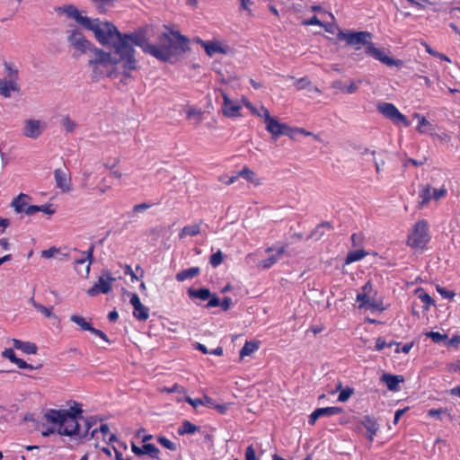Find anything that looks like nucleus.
Wrapping results in <instances>:
<instances>
[{"instance_id": "55", "label": "nucleus", "mask_w": 460, "mask_h": 460, "mask_svg": "<svg viewBox=\"0 0 460 460\" xmlns=\"http://www.w3.org/2000/svg\"><path fill=\"white\" fill-rule=\"evenodd\" d=\"M245 460H260L256 457L255 449L252 445H250L246 447Z\"/></svg>"}, {"instance_id": "32", "label": "nucleus", "mask_w": 460, "mask_h": 460, "mask_svg": "<svg viewBox=\"0 0 460 460\" xmlns=\"http://www.w3.org/2000/svg\"><path fill=\"white\" fill-rule=\"evenodd\" d=\"M70 320H71V322L77 324L83 331L91 332L93 329L91 323L87 322L84 317H82L80 315L73 314V315H71Z\"/></svg>"}, {"instance_id": "34", "label": "nucleus", "mask_w": 460, "mask_h": 460, "mask_svg": "<svg viewBox=\"0 0 460 460\" xmlns=\"http://www.w3.org/2000/svg\"><path fill=\"white\" fill-rule=\"evenodd\" d=\"M366 255H367V252H365L364 250H356V251L350 252L348 253V255L345 259V263L349 264L354 261H360Z\"/></svg>"}, {"instance_id": "22", "label": "nucleus", "mask_w": 460, "mask_h": 460, "mask_svg": "<svg viewBox=\"0 0 460 460\" xmlns=\"http://www.w3.org/2000/svg\"><path fill=\"white\" fill-rule=\"evenodd\" d=\"M188 296L190 299H199L201 301H207L211 296V292L207 288H201L199 289H195L192 288H190L187 291Z\"/></svg>"}, {"instance_id": "30", "label": "nucleus", "mask_w": 460, "mask_h": 460, "mask_svg": "<svg viewBox=\"0 0 460 460\" xmlns=\"http://www.w3.org/2000/svg\"><path fill=\"white\" fill-rule=\"evenodd\" d=\"M199 429V427L194 425L189 420H184L181 425L178 428L177 433L180 436L186 434H194Z\"/></svg>"}, {"instance_id": "44", "label": "nucleus", "mask_w": 460, "mask_h": 460, "mask_svg": "<svg viewBox=\"0 0 460 460\" xmlns=\"http://www.w3.org/2000/svg\"><path fill=\"white\" fill-rule=\"evenodd\" d=\"M158 442L165 448L175 451L177 449V446L175 443L172 442L170 439L166 438L165 437H159Z\"/></svg>"}, {"instance_id": "61", "label": "nucleus", "mask_w": 460, "mask_h": 460, "mask_svg": "<svg viewBox=\"0 0 460 460\" xmlns=\"http://www.w3.org/2000/svg\"><path fill=\"white\" fill-rule=\"evenodd\" d=\"M14 364L17 365V367L22 369L32 370L35 368L33 366H31V364H28L25 360H23L22 358H17V360Z\"/></svg>"}, {"instance_id": "12", "label": "nucleus", "mask_w": 460, "mask_h": 460, "mask_svg": "<svg viewBox=\"0 0 460 460\" xmlns=\"http://www.w3.org/2000/svg\"><path fill=\"white\" fill-rule=\"evenodd\" d=\"M365 53L388 66L398 65L400 62V60L395 61L394 58L388 57L383 49L376 48L372 42L365 48Z\"/></svg>"}, {"instance_id": "17", "label": "nucleus", "mask_w": 460, "mask_h": 460, "mask_svg": "<svg viewBox=\"0 0 460 460\" xmlns=\"http://www.w3.org/2000/svg\"><path fill=\"white\" fill-rule=\"evenodd\" d=\"M222 96L224 99V103L222 107V112L226 117H237L240 115L239 111L241 110V105L234 103L229 96L222 93Z\"/></svg>"}, {"instance_id": "19", "label": "nucleus", "mask_w": 460, "mask_h": 460, "mask_svg": "<svg viewBox=\"0 0 460 460\" xmlns=\"http://www.w3.org/2000/svg\"><path fill=\"white\" fill-rule=\"evenodd\" d=\"M21 90L18 81L9 80L6 78L0 79V95L4 98H10L12 92L19 93Z\"/></svg>"}, {"instance_id": "40", "label": "nucleus", "mask_w": 460, "mask_h": 460, "mask_svg": "<svg viewBox=\"0 0 460 460\" xmlns=\"http://www.w3.org/2000/svg\"><path fill=\"white\" fill-rule=\"evenodd\" d=\"M236 341H238L239 343H243V345H245V346L259 345V343H260V341H248L247 339L244 338V336L243 334L232 335L231 342H236Z\"/></svg>"}, {"instance_id": "49", "label": "nucleus", "mask_w": 460, "mask_h": 460, "mask_svg": "<svg viewBox=\"0 0 460 460\" xmlns=\"http://www.w3.org/2000/svg\"><path fill=\"white\" fill-rule=\"evenodd\" d=\"M447 189L442 186L439 189H433L432 190V198L435 200H439L442 198H445L447 196Z\"/></svg>"}, {"instance_id": "33", "label": "nucleus", "mask_w": 460, "mask_h": 460, "mask_svg": "<svg viewBox=\"0 0 460 460\" xmlns=\"http://www.w3.org/2000/svg\"><path fill=\"white\" fill-rule=\"evenodd\" d=\"M318 413L320 417H331L333 415L340 414L343 411V409L341 407L332 406L325 408H317Z\"/></svg>"}, {"instance_id": "29", "label": "nucleus", "mask_w": 460, "mask_h": 460, "mask_svg": "<svg viewBox=\"0 0 460 460\" xmlns=\"http://www.w3.org/2000/svg\"><path fill=\"white\" fill-rule=\"evenodd\" d=\"M200 233V224L184 226L180 234L179 238L183 239L186 236H195Z\"/></svg>"}, {"instance_id": "18", "label": "nucleus", "mask_w": 460, "mask_h": 460, "mask_svg": "<svg viewBox=\"0 0 460 460\" xmlns=\"http://www.w3.org/2000/svg\"><path fill=\"white\" fill-rule=\"evenodd\" d=\"M98 423L93 426L90 432H89V439L93 438L96 437V435L100 432L102 435L103 440L107 441L108 443H111L113 441L117 440L116 435L110 434V429L107 424L102 423L100 427H97Z\"/></svg>"}, {"instance_id": "52", "label": "nucleus", "mask_w": 460, "mask_h": 460, "mask_svg": "<svg viewBox=\"0 0 460 460\" xmlns=\"http://www.w3.org/2000/svg\"><path fill=\"white\" fill-rule=\"evenodd\" d=\"M259 347H242L240 351L239 359L243 360L246 356H250L254 353Z\"/></svg>"}, {"instance_id": "26", "label": "nucleus", "mask_w": 460, "mask_h": 460, "mask_svg": "<svg viewBox=\"0 0 460 460\" xmlns=\"http://www.w3.org/2000/svg\"><path fill=\"white\" fill-rule=\"evenodd\" d=\"M327 228L329 230L332 229V226L330 222H323L319 224L314 231L310 234L307 239L314 238L315 240H320L324 235V229Z\"/></svg>"}, {"instance_id": "20", "label": "nucleus", "mask_w": 460, "mask_h": 460, "mask_svg": "<svg viewBox=\"0 0 460 460\" xmlns=\"http://www.w3.org/2000/svg\"><path fill=\"white\" fill-rule=\"evenodd\" d=\"M54 177L57 188L60 189L63 192H68L71 190L70 178L67 176L66 172L62 169H56L54 171Z\"/></svg>"}, {"instance_id": "16", "label": "nucleus", "mask_w": 460, "mask_h": 460, "mask_svg": "<svg viewBox=\"0 0 460 460\" xmlns=\"http://www.w3.org/2000/svg\"><path fill=\"white\" fill-rule=\"evenodd\" d=\"M131 449L132 452L137 456L147 455L154 459H158L160 453L159 449L153 444H144L142 447H137L132 443Z\"/></svg>"}, {"instance_id": "45", "label": "nucleus", "mask_w": 460, "mask_h": 460, "mask_svg": "<svg viewBox=\"0 0 460 460\" xmlns=\"http://www.w3.org/2000/svg\"><path fill=\"white\" fill-rule=\"evenodd\" d=\"M372 296H368V295H366V294H363V293H358L357 295V302H359V308H364V307H367V303H370V298Z\"/></svg>"}, {"instance_id": "38", "label": "nucleus", "mask_w": 460, "mask_h": 460, "mask_svg": "<svg viewBox=\"0 0 460 460\" xmlns=\"http://www.w3.org/2000/svg\"><path fill=\"white\" fill-rule=\"evenodd\" d=\"M424 335L430 338L434 343L446 342L448 339L447 334H442L438 332H425Z\"/></svg>"}, {"instance_id": "23", "label": "nucleus", "mask_w": 460, "mask_h": 460, "mask_svg": "<svg viewBox=\"0 0 460 460\" xmlns=\"http://www.w3.org/2000/svg\"><path fill=\"white\" fill-rule=\"evenodd\" d=\"M199 273H200V269H199V267H192V268H189V269H186V270H183L179 271V272L176 274L175 279H176L179 282H182V281H184V280H186V279L195 278V277H196V276H198Z\"/></svg>"}, {"instance_id": "28", "label": "nucleus", "mask_w": 460, "mask_h": 460, "mask_svg": "<svg viewBox=\"0 0 460 460\" xmlns=\"http://www.w3.org/2000/svg\"><path fill=\"white\" fill-rule=\"evenodd\" d=\"M414 117L418 119L417 130L420 133H428L432 130V124L424 116L415 113Z\"/></svg>"}, {"instance_id": "43", "label": "nucleus", "mask_w": 460, "mask_h": 460, "mask_svg": "<svg viewBox=\"0 0 460 460\" xmlns=\"http://www.w3.org/2000/svg\"><path fill=\"white\" fill-rule=\"evenodd\" d=\"M94 249H95V243H91L89 249L84 252V254H86V257H87V261H88V264L86 266V275L89 274L90 272V267L93 261V252H94Z\"/></svg>"}, {"instance_id": "39", "label": "nucleus", "mask_w": 460, "mask_h": 460, "mask_svg": "<svg viewBox=\"0 0 460 460\" xmlns=\"http://www.w3.org/2000/svg\"><path fill=\"white\" fill-rule=\"evenodd\" d=\"M95 5L99 13H103L106 12V7L113 4L115 0H91Z\"/></svg>"}, {"instance_id": "3", "label": "nucleus", "mask_w": 460, "mask_h": 460, "mask_svg": "<svg viewBox=\"0 0 460 460\" xmlns=\"http://www.w3.org/2000/svg\"><path fill=\"white\" fill-rule=\"evenodd\" d=\"M190 40L178 31L162 33L156 45L148 42L145 36L144 53L149 54L161 62H175L179 57L190 50Z\"/></svg>"}, {"instance_id": "2", "label": "nucleus", "mask_w": 460, "mask_h": 460, "mask_svg": "<svg viewBox=\"0 0 460 460\" xmlns=\"http://www.w3.org/2000/svg\"><path fill=\"white\" fill-rule=\"evenodd\" d=\"M82 413L81 405L74 402L68 410H48L44 418L47 421L58 425V433L62 436H79L87 438L91 429L95 426L99 420L97 417H88L84 420V427L78 422V418Z\"/></svg>"}, {"instance_id": "50", "label": "nucleus", "mask_w": 460, "mask_h": 460, "mask_svg": "<svg viewBox=\"0 0 460 460\" xmlns=\"http://www.w3.org/2000/svg\"><path fill=\"white\" fill-rule=\"evenodd\" d=\"M62 126L66 132H73L76 125L69 117H66L62 120Z\"/></svg>"}, {"instance_id": "47", "label": "nucleus", "mask_w": 460, "mask_h": 460, "mask_svg": "<svg viewBox=\"0 0 460 460\" xmlns=\"http://www.w3.org/2000/svg\"><path fill=\"white\" fill-rule=\"evenodd\" d=\"M201 115H202V112L200 110H198V109H195V108H190L188 111H187V118L189 119H190L191 118L193 117H196L197 118V122H196V125H199L201 121Z\"/></svg>"}, {"instance_id": "6", "label": "nucleus", "mask_w": 460, "mask_h": 460, "mask_svg": "<svg viewBox=\"0 0 460 460\" xmlns=\"http://www.w3.org/2000/svg\"><path fill=\"white\" fill-rule=\"evenodd\" d=\"M58 13L63 12L68 17L75 19L84 28L92 31L94 33V30L98 29L102 23L99 19L91 20L86 16L81 15L77 8L72 4H66L57 9Z\"/></svg>"}, {"instance_id": "36", "label": "nucleus", "mask_w": 460, "mask_h": 460, "mask_svg": "<svg viewBox=\"0 0 460 460\" xmlns=\"http://www.w3.org/2000/svg\"><path fill=\"white\" fill-rule=\"evenodd\" d=\"M149 309L145 306L143 304H140L139 306L134 308L133 314L139 321H146L149 316Z\"/></svg>"}, {"instance_id": "59", "label": "nucleus", "mask_w": 460, "mask_h": 460, "mask_svg": "<svg viewBox=\"0 0 460 460\" xmlns=\"http://www.w3.org/2000/svg\"><path fill=\"white\" fill-rule=\"evenodd\" d=\"M59 252V250L56 247H50L49 249L43 250L41 252V257L49 259L53 257L55 254H57Z\"/></svg>"}, {"instance_id": "37", "label": "nucleus", "mask_w": 460, "mask_h": 460, "mask_svg": "<svg viewBox=\"0 0 460 460\" xmlns=\"http://www.w3.org/2000/svg\"><path fill=\"white\" fill-rule=\"evenodd\" d=\"M238 174L239 177H243L250 182H252L256 185L260 184V181L258 179H255V173L248 167H243V170L238 172Z\"/></svg>"}, {"instance_id": "14", "label": "nucleus", "mask_w": 460, "mask_h": 460, "mask_svg": "<svg viewBox=\"0 0 460 460\" xmlns=\"http://www.w3.org/2000/svg\"><path fill=\"white\" fill-rule=\"evenodd\" d=\"M22 133L27 137L37 138L42 133L41 122L31 119L25 120Z\"/></svg>"}, {"instance_id": "24", "label": "nucleus", "mask_w": 460, "mask_h": 460, "mask_svg": "<svg viewBox=\"0 0 460 460\" xmlns=\"http://www.w3.org/2000/svg\"><path fill=\"white\" fill-rule=\"evenodd\" d=\"M432 198L431 186L429 184L421 186L419 190V204L424 207L429 203Z\"/></svg>"}, {"instance_id": "4", "label": "nucleus", "mask_w": 460, "mask_h": 460, "mask_svg": "<svg viewBox=\"0 0 460 460\" xmlns=\"http://www.w3.org/2000/svg\"><path fill=\"white\" fill-rule=\"evenodd\" d=\"M88 54V66L92 69L91 77L93 81L111 76L116 68H118L115 63H113L111 55L99 48L93 47Z\"/></svg>"}, {"instance_id": "53", "label": "nucleus", "mask_w": 460, "mask_h": 460, "mask_svg": "<svg viewBox=\"0 0 460 460\" xmlns=\"http://www.w3.org/2000/svg\"><path fill=\"white\" fill-rule=\"evenodd\" d=\"M152 206H153V204H150V203H146V202L140 203V204L135 205L133 207L132 212L133 213H143L146 210H147L148 208H150Z\"/></svg>"}, {"instance_id": "51", "label": "nucleus", "mask_w": 460, "mask_h": 460, "mask_svg": "<svg viewBox=\"0 0 460 460\" xmlns=\"http://www.w3.org/2000/svg\"><path fill=\"white\" fill-rule=\"evenodd\" d=\"M446 412L445 409H430L427 411V416L429 418H436L437 420H441L442 413Z\"/></svg>"}, {"instance_id": "10", "label": "nucleus", "mask_w": 460, "mask_h": 460, "mask_svg": "<svg viewBox=\"0 0 460 460\" xmlns=\"http://www.w3.org/2000/svg\"><path fill=\"white\" fill-rule=\"evenodd\" d=\"M261 111H263V119L266 124V129L271 134V137L274 140L279 136H283V134H287L284 129H287L286 123H280L277 119L270 116L269 111L261 106Z\"/></svg>"}, {"instance_id": "11", "label": "nucleus", "mask_w": 460, "mask_h": 460, "mask_svg": "<svg viewBox=\"0 0 460 460\" xmlns=\"http://www.w3.org/2000/svg\"><path fill=\"white\" fill-rule=\"evenodd\" d=\"M377 111L394 124L402 122V113L390 102H380L376 106Z\"/></svg>"}, {"instance_id": "63", "label": "nucleus", "mask_w": 460, "mask_h": 460, "mask_svg": "<svg viewBox=\"0 0 460 460\" xmlns=\"http://www.w3.org/2000/svg\"><path fill=\"white\" fill-rule=\"evenodd\" d=\"M413 77H415L416 79H420L421 81H423V83H420V84H423L425 85L426 87H431L432 85V83L430 81V79L425 75H418V74H414Z\"/></svg>"}, {"instance_id": "1", "label": "nucleus", "mask_w": 460, "mask_h": 460, "mask_svg": "<svg viewBox=\"0 0 460 460\" xmlns=\"http://www.w3.org/2000/svg\"><path fill=\"white\" fill-rule=\"evenodd\" d=\"M95 39L103 46L110 47L109 55L118 68L122 69L124 77H130V73L137 68L134 46L145 49V32L138 30L130 33H122L111 22H102L94 30Z\"/></svg>"}, {"instance_id": "13", "label": "nucleus", "mask_w": 460, "mask_h": 460, "mask_svg": "<svg viewBox=\"0 0 460 460\" xmlns=\"http://www.w3.org/2000/svg\"><path fill=\"white\" fill-rule=\"evenodd\" d=\"M31 198L28 194L20 193L17 197H15L12 203L11 207L13 208V210L17 213H24L27 216H31V213H29V208L31 205H29L28 200Z\"/></svg>"}, {"instance_id": "46", "label": "nucleus", "mask_w": 460, "mask_h": 460, "mask_svg": "<svg viewBox=\"0 0 460 460\" xmlns=\"http://www.w3.org/2000/svg\"><path fill=\"white\" fill-rule=\"evenodd\" d=\"M436 289L439 293V295L446 299H453L456 296L455 292L447 290L445 288H442L438 285L437 286Z\"/></svg>"}, {"instance_id": "54", "label": "nucleus", "mask_w": 460, "mask_h": 460, "mask_svg": "<svg viewBox=\"0 0 460 460\" xmlns=\"http://www.w3.org/2000/svg\"><path fill=\"white\" fill-rule=\"evenodd\" d=\"M186 402L190 404L193 408H198L199 406H203L206 404L205 401L203 400V398H196V399H192L190 397H186Z\"/></svg>"}, {"instance_id": "48", "label": "nucleus", "mask_w": 460, "mask_h": 460, "mask_svg": "<svg viewBox=\"0 0 460 460\" xmlns=\"http://www.w3.org/2000/svg\"><path fill=\"white\" fill-rule=\"evenodd\" d=\"M352 394H353L352 388L347 387V388L341 390L338 396V402H347Z\"/></svg>"}, {"instance_id": "25", "label": "nucleus", "mask_w": 460, "mask_h": 460, "mask_svg": "<svg viewBox=\"0 0 460 460\" xmlns=\"http://www.w3.org/2000/svg\"><path fill=\"white\" fill-rule=\"evenodd\" d=\"M362 424L364 425L365 429L367 432V438L369 442L371 443L374 440V437L376 434V431L378 429L377 424L376 421L371 420L368 417H366L365 420L362 421Z\"/></svg>"}, {"instance_id": "9", "label": "nucleus", "mask_w": 460, "mask_h": 460, "mask_svg": "<svg viewBox=\"0 0 460 460\" xmlns=\"http://www.w3.org/2000/svg\"><path fill=\"white\" fill-rule=\"evenodd\" d=\"M67 33V41L75 49L80 51V53H86L87 51L89 53L91 49L94 47L78 29L69 31Z\"/></svg>"}, {"instance_id": "27", "label": "nucleus", "mask_w": 460, "mask_h": 460, "mask_svg": "<svg viewBox=\"0 0 460 460\" xmlns=\"http://www.w3.org/2000/svg\"><path fill=\"white\" fill-rule=\"evenodd\" d=\"M381 379L390 391H395L398 389V385L400 383L398 376L384 374Z\"/></svg>"}, {"instance_id": "35", "label": "nucleus", "mask_w": 460, "mask_h": 460, "mask_svg": "<svg viewBox=\"0 0 460 460\" xmlns=\"http://www.w3.org/2000/svg\"><path fill=\"white\" fill-rule=\"evenodd\" d=\"M4 70L7 73L4 78L9 80L18 81L19 79V72L18 69L12 64L8 62L4 63Z\"/></svg>"}, {"instance_id": "21", "label": "nucleus", "mask_w": 460, "mask_h": 460, "mask_svg": "<svg viewBox=\"0 0 460 460\" xmlns=\"http://www.w3.org/2000/svg\"><path fill=\"white\" fill-rule=\"evenodd\" d=\"M200 45L209 57L214 56L216 53L226 54L227 52V49L222 47L218 42L200 40Z\"/></svg>"}, {"instance_id": "56", "label": "nucleus", "mask_w": 460, "mask_h": 460, "mask_svg": "<svg viewBox=\"0 0 460 460\" xmlns=\"http://www.w3.org/2000/svg\"><path fill=\"white\" fill-rule=\"evenodd\" d=\"M3 356L6 358H8L11 362L15 363L17 358V355L15 354L14 350L12 348L5 349V350L3 352Z\"/></svg>"}, {"instance_id": "41", "label": "nucleus", "mask_w": 460, "mask_h": 460, "mask_svg": "<svg viewBox=\"0 0 460 460\" xmlns=\"http://www.w3.org/2000/svg\"><path fill=\"white\" fill-rule=\"evenodd\" d=\"M223 261V253L220 250H218L217 252L213 253L209 258V263L212 265V267L217 268L219 266Z\"/></svg>"}, {"instance_id": "58", "label": "nucleus", "mask_w": 460, "mask_h": 460, "mask_svg": "<svg viewBox=\"0 0 460 460\" xmlns=\"http://www.w3.org/2000/svg\"><path fill=\"white\" fill-rule=\"evenodd\" d=\"M447 370L449 373L460 372V360L450 362L447 365Z\"/></svg>"}, {"instance_id": "57", "label": "nucleus", "mask_w": 460, "mask_h": 460, "mask_svg": "<svg viewBox=\"0 0 460 460\" xmlns=\"http://www.w3.org/2000/svg\"><path fill=\"white\" fill-rule=\"evenodd\" d=\"M243 103L244 105L250 109V111L254 114V115H257L258 117H261L263 118V111H261V107L260 108V110L257 109V107H254L250 102L246 101V100H243Z\"/></svg>"}, {"instance_id": "7", "label": "nucleus", "mask_w": 460, "mask_h": 460, "mask_svg": "<svg viewBox=\"0 0 460 460\" xmlns=\"http://www.w3.org/2000/svg\"><path fill=\"white\" fill-rule=\"evenodd\" d=\"M337 38L339 40H345L348 45H364L365 48L371 43L372 34L368 31H343L338 30Z\"/></svg>"}, {"instance_id": "5", "label": "nucleus", "mask_w": 460, "mask_h": 460, "mask_svg": "<svg viewBox=\"0 0 460 460\" xmlns=\"http://www.w3.org/2000/svg\"><path fill=\"white\" fill-rule=\"evenodd\" d=\"M430 239L429 225L426 219H420L409 229L406 243L414 252H422Z\"/></svg>"}, {"instance_id": "31", "label": "nucleus", "mask_w": 460, "mask_h": 460, "mask_svg": "<svg viewBox=\"0 0 460 460\" xmlns=\"http://www.w3.org/2000/svg\"><path fill=\"white\" fill-rule=\"evenodd\" d=\"M38 212H43L47 215H53L55 213V209L52 208V204H44V205H34L29 208V213H31V216Z\"/></svg>"}, {"instance_id": "8", "label": "nucleus", "mask_w": 460, "mask_h": 460, "mask_svg": "<svg viewBox=\"0 0 460 460\" xmlns=\"http://www.w3.org/2000/svg\"><path fill=\"white\" fill-rule=\"evenodd\" d=\"M116 280L109 270H102L98 281L87 290V294L95 296L100 293L108 294L112 288V283Z\"/></svg>"}, {"instance_id": "42", "label": "nucleus", "mask_w": 460, "mask_h": 460, "mask_svg": "<svg viewBox=\"0 0 460 460\" xmlns=\"http://www.w3.org/2000/svg\"><path fill=\"white\" fill-rule=\"evenodd\" d=\"M203 354H210L215 356H221L223 354L222 347H217L216 349H209L208 347H196Z\"/></svg>"}, {"instance_id": "15", "label": "nucleus", "mask_w": 460, "mask_h": 460, "mask_svg": "<svg viewBox=\"0 0 460 460\" xmlns=\"http://www.w3.org/2000/svg\"><path fill=\"white\" fill-rule=\"evenodd\" d=\"M275 249L273 247H268L265 252L267 253H270V252H274ZM286 251V248L285 246H280L279 247L277 250H276V252L274 254H271L270 255L267 259L261 261L260 262V265L264 269V270H267V269H270L272 265H274L275 263H277L281 256L284 254Z\"/></svg>"}, {"instance_id": "62", "label": "nucleus", "mask_w": 460, "mask_h": 460, "mask_svg": "<svg viewBox=\"0 0 460 460\" xmlns=\"http://www.w3.org/2000/svg\"><path fill=\"white\" fill-rule=\"evenodd\" d=\"M220 305V299L214 294L211 293V296L208 299L207 307H216Z\"/></svg>"}, {"instance_id": "64", "label": "nucleus", "mask_w": 460, "mask_h": 460, "mask_svg": "<svg viewBox=\"0 0 460 460\" xmlns=\"http://www.w3.org/2000/svg\"><path fill=\"white\" fill-rule=\"evenodd\" d=\"M311 82L306 77L300 78L296 82V86L297 87V89H304L309 86Z\"/></svg>"}, {"instance_id": "60", "label": "nucleus", "mask_w": 460, "mask_h": 460, "mask_svg": "<svg viewBox=\"0 0 460 460\" xmlns=\"http://www.w3.org/2000/svg\"><path fill=\"white\" fill-rule=\"evenodd\" d=\"M14 364L17 365V367L22 369L32 370L35 368L33 366H31V364H28L25 360H23L22 358H17V360Z\"/></svg>"}]
</instances>
